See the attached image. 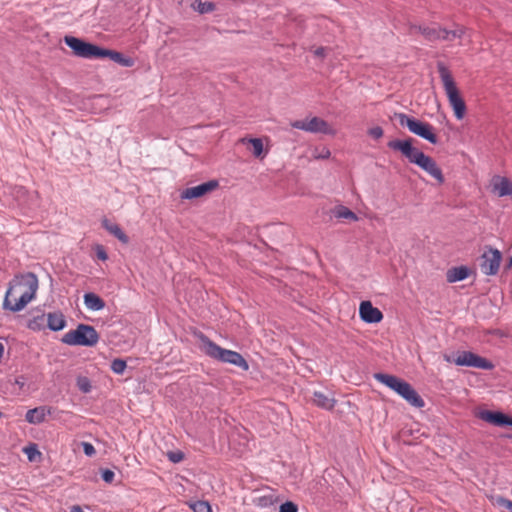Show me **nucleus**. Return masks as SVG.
<instances>
[{
    "mask_svg": "<svg viewBox=\"0 0 512 512\" xmlns=\"http://www.w3.org/2000/svg\"><path fill=\"white\" fill-rule=\"evenodd\" d=\"M105 57L110 58L115 63H118L124 67H130L133 64V61L130 58H125L121 53L100 47L98 58Z\"/></svg>",
    "mask_w": 512,
    "mask_h": 512,
    "instance_id": "nucleus-20",
    "label": "nucleus"
},
{
    "mask_svg": "<svg viewBox=\"0 0 512 512\" xmlns=\"http://www.w3.org/2000/svg\"><path fill=\"white\" fill-rule=\"evenodd\" d=\"M511 438H512V436H511Z\"/></svg>",
    "mask_w": 512,
    "mask_h": 512,
    "instance_id": "nucleus-48",
    "label": "nucleus"
},
{
    "mask_svg": "<svg viewBox=\"0 0 512 512\" xmlns=\"http://www.w3.org/2000/svg\"><path fill=\"white\" fill-rule=\"evenodd\" d=\"M16 383H17L18 385H20V386H23V385H24V383H23V382H20L18 379L16 380Z\"/></svg>",
    "mask_w": 512,
    "mask_h": 512,
    "instance_id": "nucleus-46",
    "label": "nucleus"
},
{
    "mask_svg": "<svg viewBox=\"0 0 512 512\" xmlns=\"http://www.w3.org/2000/svg\"><path fill=\"white\" fill-rule=\"evenodd\" d=\"M127 365L126 362L122 359H114L111 363V369L116 374H123Z\"/></svg>",
    "mask_w": 512,
    "mask_h": 512,
    "instance_id": "nucleus-33",
    "label": "nucleus"
},
{
    "mask_svg": "<svg viewBox=\"0 0 512 512\" xmlns=\"http://www.w3.org/2000/svg\"><path fill=\"white\" fill-rule=\"evenodd\" d=\"M291 126L310 133H323L327 135L336 134V130L331 127L328 122L319 117H312L311 119L305 120H296L291 123Z\"/></svg>",
    "mask_w": 512,
    "mask_h": 512,
    "instance_id": "nucleus-10",
    "label": "nucleus"
},
{
    "mask_svg": "<svg viewBox=\"0 0 512 512\" xmlns=\"http://www.w3.org/2000/svg\"><path fill=\"white\" fill-rule=\"evenodd\" d=\"M453 363L458 366L474 367L484 370H491L494 367L490 361L470 351L458 353Z\"/></svg>",
    "mask_w": 512,
    "mask_h": 512,
    "instance_id": "nucleus-11",
    "label": "nucleus"
},
{
    "mask_svg": "<svg viewBox=\"0 0 512 512\" xmlns=\"http://www.w3.org/2000/svg\"><path fill=\"white\" fill-rule=\"evenodd\" d=\"M240 141L245 143L246 139L242 138ZM247 142L252 145L253 155L255 157H261V155L263 153V143H262V140L260 138H250V139L247 140Z\"/></svg>",
    "mask_w": 512,
    "mask_h": 512,
    "instance_id": "nucleus-28",
    "label": "nucleus"
},
{
    "mask_svg": "<svg viewBox=\"0 0 512 512\" xmlns=\"http://www.w3.org/2000/svg\"><path fill=\"white\" fill-rule=\"evenodd\" d=\"M327 49L324 47H318L314 50V55L317 57H324L326 55Z\"/></svg>",
    "mask_w": 512,
    "mask_h": 512,
    "instance_id": "nucleus-41",
    "label": "nucleus"
},
{
    "mask_svg": "<svg viewBox=\"0 0 512 512\" xmlns=\"http://www.w3.org/2000/svg\"><path fill=\"white\" fill-rule=\"evenodd\" d=\"M399 120L401 126H406L409 131L432 144H436L438 142V138L434 133V128L426 122H422L413 117H410L404 113H399L396 115Z\"/></svg>",
    "mask_w": 512,
    "mask_h": 512,
    "instance_id": "nucleus-8",
    "label": "nucleus"
},
{
    "mask_svg": "<svg viewBox=\"0 0 512 512\" xmlns=\"http://www.w3.org/2000/svg\"><path fill=\"white\" fill-rule=\"evenodd\" d=\"M103 227L112 235H114L119 241L122 243H128L129 238L128 236L122 231V229L119 227V225L111 223L109 220L104 219L102 221Z\"/></svg>",
    "mask_w": 512,
    "mask_h": 512,
    "instance_id": "nucleus-23",
    "label": "nucleus"
},
{
    "mask_svg": "<svg viewBox=\"0 0 512 512\" xmlns=\"http://www.w3.org/2000/svg\"><path fill=\"white\" fill-rule=\"evenodd\" d=\"M218 186H219V183L217 180H210V181L202 183L200 185L184 189L181 192V198L182 199L200 198V197L216 190L218 188Z\"/></svg>",
    "mask_w": 512,
    "mask_h": 512,
    "instance_id": "nucleus-13",
    "label": "nucleus"
},
{
    "mask_svg": "<svg viewBox=\"0 0 512 512\" xmlns=\"http://www.w3.org/2000/svg\"><path fill=\"white\" fill-rule=\"evenodd\" d=\"M374 378L385 386L389 387L405 399L410 405L421 408L424 406V401L416 390L406 381L384 373H376Z\"/></svg>",
    "mask_w": 512,
    "mask_h": 512,
    "instance_id": "nucleus-5",
    "label": "nucleus"
},
{
    "mask_svg": "<svg viewBox=\"0 0 512 512\" xmlns=\"http://www.w3.org/2000/svg\"><path fill=\"white\" fill-rule=\"evenodd\" d=\"M84 303L88 309L93 311H99L105 307L104 301L94 293H86L84 295Z\"/></svg>",
    "mask_w": 512,
    "mask_h": 512,
    "instance_id": "nucleus-25",
    "label": "nucleus"
},
{
    "mask_svg": "<svg viewBox=\"0 0 512 512\" xmlns=\"http://www.w3.org/2000/svg\"><path fill=\"white\" fill-rule=\"evenodd\" d=\"M360 318L366 323H379L383 319L382 312L373 307L370 301H363L359 307Z\"/></svg>",
    "mask_w": 512,
    "mask_h": 512,
    "instance_id": "nucleus-14",
    "label": "nucleus"
},
{
    "mask_svg": "<svg viewBox=\"0 0 512 512\" xmlns=\"http://www.w3.org/2000/svg\"><path fill=\"white\" fill-rule=\"evenodd\" d=\"M492 191L499 197L512 195V182L502 176H494L491 180Z\"/></svg>",
    "mask_w": 512,
    "mask_h": 512,
    "instance_id": "nucleus-16",
    "label": "nucleus"
},
{
    "mask_svg": "<svg viewBox=\"0 0 512 512\" xmlns=\"http://www.w3.org/2000/svg\"><path fill=\"white\" fill-rule=\"evenodd\" d=\"M198 339L201 351L207 356L223 363L235 365L243 370H248L249 365L240 353L220 347L202 333L198 335Z\"/></svg>",
    "mask_w": 512,
    "mask_h": 512,
    "instance_id": "nucleus-3",
    "label": "nucleus"
},
{
    "mask_svg": "<svg viewBox=\"0 0 512 512\" xmlns=\"http://www.w3.org/2000/svg\"><path fill=\"white\" fill-rule=\"evenodd\" d=\"M502 256L499 250L489 248L481 257V271L485 275H495L500 266Z\"/></svg>",
    "mask_w": 512,
    "mask_h": 512,
    "instance_id": "nucleus-12",
    "label": "nucleus"
},
{
    "mask_svg": "<svg viewBox=\"0 0 512 512\" xmlns=\"http://www.w3.org/2000/svg\"><path fill=\"white\" fill-rule=\"evenodd\" d=\"M82 447H83V451L84 453L89 456V457H92L95 455L96 453V450L94 448V446L91 444V443H88V442H82L81 443Z\"/></svg>",
    "mask_w": 512,
    "mask_h": 512,
    "instance_id": "nucleus-38",
    "label": "nucleus"
},
{
    "mask_svg": "<svg viewBox=\"0 0 512 512\" xmlns=\"http://www.w3.org/2000/svg\"><path fill=\"white\" fill-rule=\"evenodd\" d=\"M456 358V356H450V355H444V359L447 362H453V360Z\"/></svg>",
    "mask_w": 512,
    "mask_h": 512,
    "instance_id": "nucleus-43",
    "label": "nucleus"
},
{
    "mask_svg": "<svg viewBox=\"0 0 512 512\" xmlns=\"http://www.w3.org/2000/svg\"><path fill=\"white\" fill-rule=\"evenodd\" d=\"M64 42L72 49L74 55L77 57L87 59L98 58L100 47L97 45L85 42L73 36H65Z\"/></svg>",
    "mask_w": 512,
    "mask_h": 512,
    "instance_id": "nucleus-9",
    "label": "nucleus"
},
{
    "mask_svg": "<svg viewBox=\"0 0 512 512\" xmlns=\"http://www.w3.org/2000/svg\"><path fill=\"white\" fill-rule=\"evenodd\" d=\"M102 479L106 482V483H111L114 479V472L112 470H109V469H104L102 470Z\"/></svg>",
    "mask_w": 512,
    "mask_h": 512,
    "instance_id": "nucleus-39",
    "label": "nucleus"
},
{
    "mask_svg": "<svg viewBox=\"0 0 512 512\" xmlns=\"http://www.w3.org/2000/svg\"><path fill=\"white\" fill-rule=\"evenodd\" d=\"M25 452L27 453L28 458L31 461L34 459V454H39V452L35 448L25 449Z\"/></svg>",
    "mask_w": 512,
    "mask_h": 512,
    "instance_id": "nucleus-42",
    "label": "nucleus"
},
{
    "mask_svg": "<svg viewBox=\"0 0 512 512\" xmlns=\"http://www.w3.org/2000/svg\"><path fill=\"white\" fill-rule=\"evenodd\" d=\"M409 33H421L427 40L436 41L441 40L442 28L441 27H423L415 24H411L409 27Z\"/></svg>",
    "mask_w": 512,
    "mask_h": 512,
    "instance_id": "nucleus-17",
    "label": "nucleus"
},
{
    "mask_svg": "<svg viewBox=\"0 0 512 512\" xmlns=\"http://www.w3.org/2000/svg\"><path fill=\"white\" fill-rule=\"evenodd\" d=\"M438 72L440 74V78L443 83V87L445 93L447 95L449 104L451 105L454 115L458 120L464 118L466 113V105L460 93L456 87V83L454 82L450 71L444 66V64L439 63Z\"/></svg>",
    "mask_w": 512,
    "mask_h": 512,
    "instance_id": "nucleus-6",
    "label": "nucleus"
},
{
    "mask_svg": "<svg viewBox=\"0 0 512 512\" xmlns=\"http://www.w3.org/2000/svg\"><path fill=\"white\" fill-rule=\"evenodd\" d=\"M77 387L79 388L80 391H82L83 393H88L90 392L91 390V384H90V381L87 377H78L77 378Z\"/></svg>",
    "mask_w": 512,
    "mask_h": 512,
    "instance_id": "nucleus-34",
    "label": "nucleus"
},
{
    "mask_svg": "<svg viewBox=\"0 0 512 512\" xmlns=\"http://www.w3.org/2000/svg\"><path fill=\"white\" fill-rule=\"evenodd\" d=\"M194 512H212L211 506L207 501H196L190 504Z\"/></svg>",
    "mask_w": 512,
    "mask_h": 512,
    "instance_id": "nucleus-29",
    "label": "nucleus"
},
{
    "mask_svg": "<svg viewBox=\"0 0 512 512\" xmlns=\"http://www.w3.org/2000/svg\"><path fill=\"white\" fill-rule=\"evenodd\" d=\"M96 256L98 259L103 260V261L107 260V258H108V255H107L105 249L100 245H98L96 247Z\"/></svg>",
    "mask_w": 512,
    "mask_h": 512,
    "instance_id": "nucleus-40",
    "label": "nucleus"
},
{
    "mask_svg": "<svg viewBox=\"0 0 512 512\" xmlns=\"http://www.w3.org/2000/svg\"><path fill=\"white\" fill-rule=\"evenodd\" d=\"M331 155L330 150L327 147H315L312 152L314 159H327Z\"/></svg>",
    "mask_w": 512,
    "mask_h": 512,
    "instance_id": "nucleus-31",
    "label": "nucleus"
},
{
    "mask_svg": "<svg viewBox=\"0 0 512 512\" xmlns=\"http://www.w3.org/2000/svg\"><path fill=\"white\" fill-rule=\"evenodd\" d=\"M466 33V27L454 24L452 29L442 28L441 40L451 42L455 39H462Z\"/></svg>",
    "mask_w": 512,
    "mask_h": 512,
    "instance_id": "nucleus-19",
    "label": "nucleus"
},
{
    "mask_svg": "<svg viewBox=\"0 0 512 512\" xmlns=\"http://www.w3.org/2000/svg\"><path fill=\"white\" fill-rule=\"evenodd\" d=\"M511 266H512V255H511V258L509 260V267H511Z\"/></svg>",
    "mask_w": 512,
    "mask_h": 512,
    "instance_id": "nucleus-47",
    "label": "nucleus"
},
{
    "mask_svg": "<svg viewBox=\"0 0 512 512\" xmlns=\"http://www.w3.org/2000/svg\"><path fill=\"white\" fill-rule=\"evenodd\" d=\"M4 354V345L0 342V359L3 357Z\"/></svg>",
    "mask_w": 512,
    "mask_h": 512,
    "instance_id": "nucleus-45",
    "label": "nucleus"
},
{
    "mask_svg": "<svg viewBox=\"0 0 512 512\" xmlns=\"http://www.w3.org/2000/svg\"><path fill=\"white\" fill-rule=\"evenodd\" d=\"M274 502H275V500L272 495L261 496V497H258L255 499V504L261 508L270 507V506L274 505Z\"/></svg>",
    "mask_w": 512,
    "mask_h": 512,
    "instance_id": "nucleus-32",
    "label": "nucleus"
},
{
    "mask_svg": "<svg viewBox=\"0 0 512 512\" xmlns=\"http://www.w3.org/2000/svg\"><path fill=\"white\" fill-rule=\"evenodd\" d=\"M298 507L291 501H287L280 506L279 512H297Z\"/></svg>",
    "mask_w": 512,
    "mask_h": 512,
    "instance_id": "nucleus-35",
    "label": "nucleus"
},
{
    "mask_svg": "<svg viewBox=\"0 0 512 512\" xmlns=\"http://www.w3.org/2000/svg\"><path fill=\"white\" fill-rule=\"evenodd\" d=\"M167 456L169 458V460L173 463H179L183 460L184 458V455L182 452L180 451H176V452H168L167 453Z\"/></svg>",
    "mask_w": 512,
    "mask_h": 512,
    "instance_id": "nucleus-36",
    "label": "nucleus"
},
{
    "mask_svg": "<svg viewBox=\"0 0 512 512\" xmlns=\"http://www.w3.org/2000/svg\"><path fill=\"white\" fill-rule=\"evenodd\" d=\"M494 505H496L499 508H503L507 510L508 512H512V501L508 500L502 496H497L494 498L493 501Z\"/></svg>",
    "mask_w": 512,
    "mask_h": 512,
    "instance_id": "nucleus-30",
    "label": "nucleus"
},
{
    "mask_svg": "<svg viewBox=\"0 0 512 512\" xmlns=\"http://www.w3.org/2000/svg\"><path fill=\"white\" fill-rule=\"evenodd\" d=\"M38 286V278L34 273L16 275L9 282L3 308L12 312L23 310L35 298Z\"/></svg>",
    "mask_w": 512,
    "mask_h": 512,
    "instance_id": "nucleus-1",
    "label": "nucleus"
},
{
    "mask_svg": "<svg viewBox=\"0 0 512 512\" xmlns=\"http://www.w3.org/2000/svg\"><path fill=\"white\" fill-rule=\"evenodd\" d=\"M383 133V129L380 126H375L368 130V134L374 139H380L383 136Z\"/></svg>",
    "mask_w": 512,
    "mask_h": 512,
    "instance_id": "nucleus-37",
    "label": "nucleus"
},
{
    "mask_svg": "<svg viewBox=\"0 0 512 512\" xmlns=\"http://www.w3.org/2000/svg\"><path fill=\"white\" fill-rule=\"evenodd\" d=\"M71 512H84L80 506H73Z\"/></svg>",
    "mask_w": 512,
    "mask_h": 512,
    "instance_id": "nucleus-44",
    "label": "nucleus"
},
{
    "mask_svg": "<svg viewBox=\"0 0 512 512\" xmlns=\"http://www.w3.org/2000/svg\"><path fill=\"white\" fill-rule=\"evenodd\" d=\"M191 8L200 14L211 13L216 9V5L213 2H204L202 0H195L191 4Z\"/></svg>",
    "mask_w": 512,
    "mask_h": 512,
    "instance_id": "nucleus-26",
    "label": "nucleus"
},
{
    "mask_svg": "<svg viewBox=\"0 0 512 512\" xmlns=\"http://www.w3.org/2000/svg\"><path fill=\"white\" fill-rule=\"evenodd\" d=\"M334 215L337 218L348 219L350 221H357V215L345 206H338L334 209Z\"/></svg>",
    "mask_w": 512,
    "mask_h": 512,
    "instance_id": "nucleus-27",
    "label": "nucleus"
},
{
    "mask_svg": "<svg viewBox=\"0 0 512 512\" xmlns=\"http://www.w3.org/2000/svg\"><path fill=\"white\" fill-rule=\"evenodd\" d=\"M51 413V410L49 408H46L45 406L36 407L33 409H30L26 413V421L30 424H40L42 423L46 416Z\"/></svg>",
    "mask_w": 512,
    "mask_h": 512,
    "instance_id": "nucleus-18",
    "label": "nucleus"
},
{
    "mask_svg": "<svg viewBox=\"0 0 512 512\" xmlns=\"http://www.w3.org/2000/svg\"><path fill=\"white\" fill-rule=\"evenodd\" d=\"M313 403L323 409L331 410L335 406V399L321 391H315L312 398Z\"/></svg>",
    "mask_w": 512,
    "mask_h": 512,
    "instance_id": "nucleus-21",
    "label": "nucleus"
},
{
    "mask_svg": "<svg viewBox=\"0 0 512 512\" xmlns=\"http://www.w3.org/2000/svg\"><path fill=\"white\" fill-rule=\"evenodd\" d=\"M469 276V269L465 266L454 267L447 271V281L454 283L466 279Z\"/></svg>",
    "mask_w": 512,
    "mask_h": 512,
    "instance_id": "nucleus-24",
    "label": "nucleus"
},
{
    "mask_svg": "<svg viewBox=\"0 0 512 512\" xmlns=\"http://www.w3.org/2000/svg\"><path fill=\"white\" fill-rule=\"evenodd\" d=\"M479 418L496 426H512V418L501 412L484 410L479 413Z\"/></svg>",
    "mask_w": 512,
    "mask_h": 512,
    "instance_id": "nucleus-15",
    "label": "nucleus"
},
{
    "mask_svg": "<svg viewBox=\"0 0 512 512\" xmlns=\"http://www.w3.org/2000/svg\"><path fill=\"white\" fill-rule=\"evenodd\" d=\"M99 341V334L93 326L79 324L75 330L68 331L62 342L72 346H95Z\"/></svg>",
    "mask_w": 512,
    "mask_h": 512,
    "instance_id": "nucleus-7",
    "label": "nucleus"
},
{
    "mask_svg": "<svg viewBox=\"0 0 512 512\" xmlns=\"http://www.w3.org/2000/svg\"><path fill=\"white\" fill-rule=\"evenodd\" d=\"M198 339L201 351L207 356L223 363L235 365L243 370H248L249 365L240 353L220 347L202 333L198 335Z\"/></svg>",
    "mask_w": 512,
    "mask_h": 512,
    "instance_id": "nucleus-4",
    "label": "nucleus"
},
{
    "mask_svg": "<svg viewBox=\"0 0 512 512\" xmlns=\"http://www.w3.org/2000/svg\"><path fill=\"white\" fill-rule=\"evenodd\" d=\"M414 139L408 138L405 140H391L388 142V147L392 150L399 151L405 156L411 163L417 165L427 174L433 177L438 184L444 183L445 179L442 170L437 165L436 161L424 154L419 149L413 146Z\"/></svg>",
    "mask_w": 512,
    "mask_h": 512,
    "instance_id": "nucleus-2",
    "label": "nucleus"
},
{
    "mask_svg": "<svg viewBox=\"0 0 512 512\" xmlns=\"http://www.w3.org/2000/svg\"><path fill=\"white\" fill-rule=\"evenodd\" d=\"M48 327L53 331L62 330L66 325L64 315L60 312L48 313L47 314Z\"/></svg>",
    "mask_w": 512,
    "mask_h": 512,
    "instance_id": "nucleus-22",
    "label": "nucleus"
}]
</instances>
